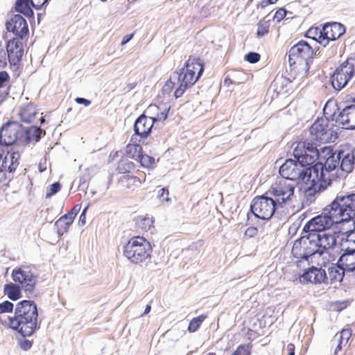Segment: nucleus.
<instances>
[{"instance_id":"obj_7","label":"nucleus","mask_w":355,"mask_h":355,"mask_svg":"<svg viewBox=\"0 0 355 355\" xmlns=\"http://www.w3.org/2000/svg\"><path fill=\"white\" fill-rule=\"evenodd\" d=\"M152 247L143 236L130 239L123 247V255L131 262L138 264L150 258Z\"/></svg>"},{"instance_id":"obj_26","label":"nucleus","mask_w":355,"mask_h":355,"mask_svg":"<svg viewBox=\"0 0 355 355\" xmlns=\"http://www.w3.org/2000/svg\"><path fill=\"white\" fill-rule=\"evenodd\" d=\"M10 166V157L5 156L0 166V183L3 182L6 180L10 181L14 178V173L16 171L18 166H15L14 170H12V171H9Z\"/></svg>"},{"instance_id":"obj_20","label":"nucleus","mask_w":355,"mask_h":355,"mask_svg":"<svg viewBox=\"0 0 355 355\" xmlns=\"http://www.w3.org/2000/svg\"><path fill=\"white\" fill-rule=\"evenodd\" d=\"M328 277L326 272L322 268L311 266L304 270L300 277V281L302 284L312 283L315 284L327 283Z\"/></svg>"},{"instance_id":"obj_50","label":"nucleus","mask_w":355,"mask_h":355,"mask_svg":"<svg viewBox=\"0 0 355 355\" xmlns=\"http://www.w3.org/2000/svg\"><path fill=\"white\" fill-rule=\"evenodd\" d=\"M258 233V229L256 227H249L245 232V236L248 238L255 236Z\"/></svg>"},{"instance_id":"obj_32","label":"nucleus","mask_w":355,"mask_h":355,"mask_svg":"<svg viewBox=\"0 0 355 355\" xmlns=\"http://www.w3.org/2000/svg\"><path fill=\"white\" fill-rule=\"evenodd\" d=\"M125 152L129 157L137 161L143 149L138 144H128L125 147Z\"/></svg>"},{"instance_id":"obj_18","label":"nucleus","mask_w":355,"mask_h":355,"mask_svg":"<svg viewBox=\"0 0 355 355\" xmlns=\"http://www.w3.org/2000/svg\"><path fill=\"white\" fill-rule=\"evenodd\" d=\"M49 0H16L12 9L31 20L35 17L32 8L40 10L43 6L49 3Z\"/></svg>"},{"instance_id":"obj_39","label":"nucleus","mask_w":355,"mask_h":355,"mask_svg":"<svg viewBox=\"0 0 355 355\" xmlns=\"http://www.w3.org/2000/svg\"><path fill=\"white\" fill-rule=\"evenodd\" d=\"M252 345L251 343L241 344L231 355H250Z\"/></svg>"},{"instance_id":"obj_15","label":"nucleus","mask_w":355,"mask_h":355,"mask_svg":"<svg viewBox=\"0 0 355 355\" xmlns=\"http://www.w3.org/2000/svg\"><path fill=\"white\" fill-rule=\"evenodd\" d=\"M344 61L334 71L330 77L333 88L337 91L342 90L354 77L353 66Z\"/></svg>"},{"instance_id":"obj_16","label":"nucleus","mask_w":355,"mask_h":355,"mask_svg":"<svg viewBox=\"0 0 355 355\" xmlns=\"http://www.w3.org/2000/svg\"><path fill=\"white\" fill-rule=\"evenodd\" d=\"M311 175V177L309 180L304 178V180L302 181L306 185L310 184V185L304 189V194L308 200L312 202L314 200L313 198L317 193L323 191L331 184L332 180H324L319 178V176L315 178L313 173Z\"/></svg>"},{"instance_id":"obj_52","label":"nucleus","mask_w":355,"mask_h":355,"mask_svg":"<svg viewBox=\"0 0 355 355\" xmlns=\"http://www.w3.org/2000/svg\"><path fill=\"white\" fill-rule=\"evenodd\" d=\"M130 179L134 184L138 183L141 184L146 180V174L144 173L141 174L139 173V176H131Z\"/></svg>"},{"instance_id":"obj_45","label":"nucleus","mask_w":355,"mask_h":355,"mask_svg":"<svg viewBox=\"0 0 355 355\" xmlns=\"http://www.w3.org/2000/svg\"><path fill=\"white\" fill-rule=\"evenodd\" d=\"M173 78L175 79L174 78V74L173 76H171V78L165 83L164 85L163 86L162 92L164 94H170L174 88L175 82L173 81Z\"/></svg>"},{"instance_id":"obj_48","label":"nucleus","mask_w":355,"mask_h":355,"mask_svg":"<svg viewBox=\"0 0 355 355\" xmlns=\"http://www.w3.org/2000/svg\"><path fill=\"white\" fill-rule=\"evenodd\" d=\"M351 336H352V329H343L340 334L339 340H341L343 342V340H345V342L347 343Z\"/></svg>"},{"instance_id":"obj_10","label":"nucleus","mask_w":355,"mask_h":355,"mask_svg":"<svg viewBox=\"0 0 355 355\" xmlns=\"http://www.w3.org/2000/svg\"><path fill=\"white\" fill-rule=\"evenodd\" d=\"M318 50V46L312 47L308 42L301 40L294 44L286 53L288 58V63L292 67L297 61H304L306 71H308L313 63V58L316 55Z\"/></svg>"},{"instance_id":"obj_47","label":"nucleus","mask_w":355,"mask_h":355,"mask_svg":"<svg viewBox=\"0 0 355 355\" xmlns=\"http://www.w3.org/2000/svg\"><path fill=\"white\" fill-rule=\"evenodd\" d=\"M158 197L160 200L165 202H168L171 200L170 198L168 197V190L166 187H163L159 191Z\"/></svg>"},{"instance_id":"obj_59","label":"nucleus","mask_w":355,"mask_h":355,"mask_svg":"<svg viewBox=\"0 0 355 355\" xmlns=\"http://www.w3.org/2000/svg\"><path fill=\"white\" fill-rule=\"evenodd\" d=\"M345 61L349 63V66H353V72L355 73V57H349Z\"/></svg>"},{"instance_id":"obj_9","label":"nucleus","mask_w":355,"mask_h":355,"mask_svg":"<svg viewBox=\"0 0 355 355\" xmlns=\"http://www.w3.org/2000/svg\"><path fill=\"white\" fill-rule=\"evenodd\" d=\"M323 114L327 121H335L336 125H341L343 129H355V113H352V111L344 112V107L340 110L335 102L329 101L325 104Z\"/></svg>"},{"instance_id":"obj_55","label":"nucleus","mask_w":355,"mask_h":355,"mask_svg":"<svg viewBox=\"0 0 355 355\" xmlns=\"http://www.w3.org/2000/svg\"><path fill=\"white\" fill-rule=\"evenodd\" d=\"M352 102L354 103L347 105L344 107V112L352 111V113H355V98H353Z\"/></svg>"},{"instance_id":"obj_2","label":"nucleus","mask_w":355,"mask_h":355,"mask_svg":"<svg viewBox=\"0 0 355 355\" xmlns=\"http://www.w3.org/2000/svg\"><path fill=\"white\" fill-rule=\"evenodd\" d=\"M44 130L37 125L24 127L17 121L9 120L0 128V146L6 148L5 156L9 157L10 166L9 171L19 166L21 153L31 144H35L44 137Z\"/></svg>"},{"instance_id":"obj_51","label":"nucleus","mask_w":355,"mask_h":355,"mask_svg":"<svg viewBox=\"0 0 355 355\" xmlns=\"http://www.w3.org/2000/svg\"><path fill=\"white\" fill-rule=\"evenodd\" d=\"M80 209H81V205L79 204H77V205H74L73 207L71 209V211L67 214H68L69 216L71 217V218L74 220L76 215L80 211Z\"/></svg>"},{"instance_id":"obj_13","label":"nucleus","mask_w":355,"mask_h":355,"mask_svg":"<svg viewBox=\"0 0 355 355\" xmlns=\"http://www.w3.org/2000/svg\"><path fill=\"white\" fill-rule=\"evenodd\" d=\"M11 277L16 284L23 288L27 295L33 293L37 284V275L35 273L31 266L23 265L14 268Z\"/></svg>"},{"instance_id":"obj_43","label":"nucleus","mask_w":355,"mask_h":355,"mask_svg":"<svg viewBox=\"0 0 355 355\" xmlns=\"http://www.w3.org/2000/svg\"><path fill=\"white\" fill-rule=\"evenodd\" d=\"M261 55L259 53L254 51L248 52L245 55V60L251 64H254L260 60Z\"/></svg>"},{"instance_id":"obj_31","label":"nucleus","mask_w":355,"mask_h":355,"mask_svg":"<svg viewBox=\"0 0 355 355\" xmlns=\"http://www.w3.org/2000/svg\"><path fill=\"white\" fill-rule=\"evenodd\" d=\"M148 109V110H153L155 111L159 112L157 113L156 116H150L152 119V121H153L154 124L157 121H164L167 119L170 110V107H165L164 108L162 109L160 106L150 105Z\"/></svg>"},{"instance_id":"obj_14","label":"nucleus","mask_w":355,"mask_h":355,"mask_svg":"<svg viewBox=\"0 0 355 355\" xmlns=\"http://www.w3.org/2000/svg\"><path fill=\"white\" fill-rule=\"evenodd\" d=\"M313 141L306 139L298 144L293 150L294 158L301 164L305 163L311 166L315 162V159H318V155H320V152L317 148V144Z\"/></svg>"},{"instance_id":"obj_34","label":"nucleus","mask_w":355,"mask_h":355,"mask_svg":"<svg viewBox=\"0 0 355 355\" xmlns=\"http://www.w3.org/2000/svg\"><path fill=\"white\" fill-rule=\"evenodd\" d=\"M206 318L207 316L203 314L193 318L189 323L187 331L189 333L196 332L200 328Z\"/></svg>"},{"instance_id":"obj_40","label":"nucleus","mask_w":355,"mask_h":355,"mask_svg":"<svg viewBox=\"0 0 355 355\" xmlns=\"http://www.w3.org/2000/svg\"><path fill=\"white\" fill-rule=\"evenodd\" d=\"M270 24L268 21H261L257 24V35L258 37H263L269 32Z\"/></svg>"},{"instance_id":"obj_23","label":"nucleus","mask_w":355,"mask_h":355,"mask_svg":"<svg viewBox=\"0 0 355 355\" xmlns=\"http://www.w3.org/2000/svg\"><path fill=\"white\" fill-rule=\"evenodd\" d=\"M324 120L321 119L317 121L310 127L309 131L312 140L320 143L329 142L330 137L329 136V130L327 125H324Z\"/></svg>"},{"instance_id":"obj_35","label":"nucleus","mask_w":355,"mask_h":355,"mask_svg":"<svg viewBox=\"0 0 355 355\" xmlns=\"http://www.w3.org/2000/svg\"><path fill=\"white\" fill-rule=\"evenodd\" d=\"M137 162L139 163L141 166L143 167L147 168H155V158L152 156L144 153V152H142V153L140 154V157H139Z\"/></svg>"},{"instance_id":"obj_36","label":"nucleus","mask_w":355,"mask_h":355,"mask_svg":"<svg viewBox=\"0 0 355 355\" xmlns=\"http://www.w3.org/2000/svg\"><path fill=\"white\" fill-rule=\"evenodd\" d=\"M153 221L149 217H138L136 221V225L138 228L144 231H148L153 225Z\"/></svg>"},{"instance_id":"obj_46","label":"nucleus","mask_w":355,"mask_h":355,"mask_svg":"<svg viewBox=\"0 0 355 355\" xmlns=\"http://www.w3.org/2000/svg\"><path fill=\"white\" fill-rule=\"evenodd\" d=\"M287 13L288 11L284 8H280L275 12L274 19L279 22L286 17Z\"/></svg>"},{"instance_id":"obj_62","label":"nucleus","mask_w":355,"mask_h":355,"mask_svg":"<svg viewBox=\"0 0 355 355\" xmlns=\"http://www.w3.org/2000/svg\"><path fill=\"white\" fill-rule=\"evenodd\" d=\"M87 177L85 175H83L82 177L80 178V180H79V187H83V189L84 188V185L86 184L87 182Z\"/></svg>"},{"instance_id":"obj_12","label":"nucleus","mask_w":355,"mask_h":355,"mask_svg":"<svg viewBox=\"0 0 355 355\" xmlns=\"http://www.w3.org/2000/svg\"><path fill=\"white\" fill-rule=\"evenodd\" d=\"M280 208L273 198L266 195L256 196L250 203V211L257 218L263 220H270L275 211Z\"/></svg>"},{"instance_id":"obj_64","label":"nucleus","mask_w":355,"mask_h":355,"mask_svg":"<svg viewBox=\"0 0 355 355\" xmlns=\"http://www.w3.org/2000/svg\"><path fill=\"white\" fill-rule=\"evenodd\" d=\"M150 310H151V306L150 304H147L145 307L144 311L143 312L142 314H141L140 316L143 317V316L147 315L148 313H150Z\"/></svg>"},{"instance_id":"obj_53","label":"nucleus","mask_w":355,"mask_h":355,"mask_svg":"<svg viewBox=\"0 0 355 355\" xmlns=\"http://www.w3.org/2000/svg\"><path fill=\"white\" fill-rule=\"evenodd\" d=\"M75 101L76 103H78L79 105H84L86 107L90 105L92 103L90 100L83 98V97H76L75 98Z\"/></svg>"},{"instance_id":"obj_63","label":"nucleus","mask_w":355,"mask_h":355,"mask_svg":"<svg viewBox=\"0 0 355 355\" xmlns=\"http://www.w3.org/2000/svg\"><path fill=\"white\" fill-rule=\"evenodd\" d=\"M288 355H295V347L292 344L288 345Z\"/></svg>"},{"instance_id":"obj_49","label":"nucleus","mask_w":355,"mask_h":355,"mask_svg":"<svg viewBox=\"0 0 355 355\" xmlns=\"http://www.w3.org/2000/svg\"><path fill=\"white\" fill-rule=\"evenodd\" d=\"M10 80V76L6 71H0V88L4 87L6 83H8Z\"/></svg>"},{"instance_id":"obj_27","label":"nucleus","mask_w":355,"mask_h":355,"mask_svg":"<svg viewBox=\"0 0 355 355\" xmlns=\"http://www.w3.org/2000/svg\"><path fill=\"white\" fill-rule=\"evenodd\" d=\"M37 114V110L34 105L31 103H28L26 107H22L19 112L21 121L26 123H33Z\"/></svg>"},{"instance_id":"obj_60","label":"nucleus","mask_w":355,"mask_h":355,"mask_svg":"<svg viewBox=\"0 0 355 355\" xmlns=\"http://www.w3.org/2000/svg\"><path fill=\"white\" fill-rule=\"evenodd\" d=\"M85 223H86V215L80 214V216L79 220H78V225L82 227V226L85 225Z\"/></svg>"},{"instance_id":"obj_28","label":"nucleus","mask_w":355,"mask_h":355,"mask_svg":"<svg viewBox=\"0 0 355 355\" xmlns=\"http://www.w3.org/2000/svg\"><path fill=\"white\" fill-rule=\"evenodd\" d=\"M304 36L306 38L311 39L322 46H327V40H324L323 35V26L322 28L319 27H311L306 33Z\"/></svg>"},{"instance_id":"obj_42","label":"nucleus","mask_w":355,"mask_h":355,"mask_svg":"<svg viewBox=\"0 0 355 355\" xmlns=\"http://www.w3.org/2000/svg\"><path fill=\"white\" fill-rule=\"evenodd\" d=\"M14 309V304L12 302L5 300L0 303V313H12Z\"/></svg>"},{"instance_id":"obj_33","label":"nucleus","mask_w":355,"mask_h":355,"mask_svg":"<svg viewBox=\"0 0 355 355\" xmlns=\"http://www.w3.org/2000/svg\"><path fill=\"white\" fill-rule=\"evenodd\" d=\"M135 164L128 159H121L118 163L117 171L119 173H130L135 169Z\"/></svg>"},{"instance_id":"obj_11","label":"nucleus","mask_w":355,"mask_h":355,"mask_svg":"<svg viewBox=\"0 0 355 355\" xmlns=\"http://www.w3.org/2000/svg\"><path fill=\"white\" fill-rule=\"evenodd\" d=\"M311 166L304 163H299L296 159H287L280 166L279 173L280 178L289 179L290 181L296 182L297 180H309L311 177Z\"/></svg>"},{"instance_id":"obj_4","label":"nucleus","mask_w":355,"mask_h":355,"mask_svg":"<svg viewBox=\"0 0 355 355\" xmlns=\"http://www.w3.org/2000/svg\"><path fill=\"white\" fill-rule=\"evenodd\" d=\"M38 315L35 302L23 300L16 304L14 316L8 317V327L22 337H30L40 328Z\"/></svg>"},{"instance_id":"obj_30","label":"nucleus","mask_w":355,"mask_h":355,"mask_svg":"<svg viewBox=\"0 0 355 355\" xmlns=\"http://www.w3.org/2000/svg\"><path fill=\"white\" fill-rule=\"evenodd\" d=\"M342 250H343V252L338 259V265L343 267L345 265L347 266L349 264V266L352 267V265L354 264V262H352V263H349L348 262L351 261L349 258L355 256V246L352 248L348 247L345 249H343Z\"/></svg>"},{"instance_id":"obj_17","label":"nucleus","mask_w":355,"mask_h":355,"mask_svg":"<svg viewBox=\"0 0 355 355\" xmlns=\"http://www.w3.org/2000/svg\"><path fill=\"white\" fill-rule=\"evenodd\" d=\"M21 15H12L5 25L8 32L15 35L14 38L23 40L29 34V29L26 20Z\"/></svg>"},{"instance_id":"obj_1","label":"nucleus","mask_w":355,"mask_h":355,"mask_svg":"<svg viewBox=\"0 0 355 355\" xmlns=\"http://www.w3.org/2000/svg\"><path fill=\"white\" fill-rule=\"evenodd\" d=\"M355 193L338 195L331 203L318 215L306 223L302 235L320 234L331 227L334 223H351L352 229L347 230V237L355 231Z\"/></svg>"},{"instance_id":"obj_41","label":"nucleus","mask_w":355,"mask_h":355,"mask_svg":"<svg viewBox=\"0 0 355 355\" xmlns=\"http://www.w3.org/2000/svg\"><path fill=\"white\" fill-rule=\"evenodd\" d=\"M61 187V184L59 182L51 184L46 193V198H49L56 194L60 191Z\"/></svg>"},{"instance_id":"obj_57","label":"nucleus","mask_w":355,"mask_h":355,"mask_svg":"<svg viewBox=\"0 0 355 355\" xmlns=\"http://www.w3.org/2000/svg\"><path fill=\"white\" fill-rule=\"evenodd\" d=\"M60 220H62L63 222H69V224L72 225L73 222V219L71 218L70 216H68L67 214H64L60 218Z\"/></svg>"},{"instance_id":"obj_56","label":"nucleus","mask_w":355,"mask_h":355,"mask_svg":"<svg viewBox=\"0 0 355 355\" xmlns=\"http://www.w3.org/2000/svg\"><path fill=\"white\" fill-rule=\"evenodd\" d=\"M133 35L134 34L133 33H130V34H127L125 35L123 38H122V40L121 42V46H124L128 42H129L131 39L133 37Z\"/></svg>"},{"instance_id":"obj_19","label":"nucleus","mask_w":355,"mask_h":355,"mask_svg":"<svg viewBox=\"0 0 355 355\" xmlns=\"http://www.w3.org/2000/svg\"><path fill=\"white\" fill-rule=\"evenodd\" d=\"M22 40L12 38L6 42V52L10 68L16 69L21 60L24 55V47Z\"/></svg>"},{"instance_id":"obj_8","label":"nucleus","mask_w":355,"mask_h":355,"mask_svg":"<svg viewBox=\"0 0 355 355\" xmlns=\"http://www.w3.org/2000/svg\"><path fill=\"white\" fill-rule=\"evenodd\" d=\"M296 184L297 182H291L289 179L277 178L266 191V195L272 197L277 205L283 208L292 201Z\"/></svg>"},{"instance_id":"obj_54","label":"nucleus","mask_w":355,"mask_h":355,"mask_svg":"<svg viewBox=\"0 0 355 355\" xmlns=\"http://www.w3.org/2000/svg\"><path fill=\"white\" fill-rule=\"evenodd\" d=\"M10 92V87L5 91L0 92V105H1L8 98Z\"/></svg>"},{"instance_id":"obj_61","label":"nucleus","mask_w":355,"mask_h":355,"mask_svg":"<svg viewBox=\"0 0 355 355\" xmlns=\"http://www.w3.org/2000/svg\"><path fill=\"white\" fill-rule=\"evenodd\" d=\"M5 148H6L5 146H0V162H3V159L6 154V150Z\"/></svg>"},{"instance_id":"obj_37","label":"nucleus","mask_w":355,"mask_h":355,"mask_svg":"<svg viewBox=\"0 0 355 355\" xmlns=\"http://www.w3.org/2000/svg\"><path fill=\"white\" fill-rule=\"evenodd\" d=\"M71 225L69 222H63L58 219L54 224V227L56 229L58 237L60 238L64 234L67 233Z\"/></svg>"},{"instance_id":"obj_44","label":"nucleus","mask_w":355,"mask_h":355,"mask_svg":"<svg viewBox=\"0 0 355 355\" xmlns=\"http://www.w3.org/2000/svg\"><path fill=\"white\" fill-rule=\"evenodd\" d=\"M23 338L22 339H18V345L21 349L28 351L32 347L33 341L26 339V337Z\"/></svg>"},{"instance_id":"obj_22","label":"nucleus","mask_w":355,"mask_h":355,"mask_svg":"<svg viewBox=\"0 0 355 355\" xmlns=\"http://www.w3.org/2000/svg\"><path fill=\"white\" fill-rule=\"evenodd\" d=\"M346 31L345 27L339 22H327L323 24V35L327 46L330 41H335Z\"/></svg>"},{"instance_id":"obj_5","label":"nucleus","mask_w":355,"mask_h":355,"mask_svg":"<svg viewBox=\"0 0 355 355\" xmlns=\"http://www.w3.org/2000/svg\"><path fill=\"white\" fill-rule=\"evenodd\" d=\"M203 72L202 61L199 58L190 56L180 71L174 72V78H177L179 84L173 94L175 98L181 97L188 88L191 87L196 83Z\"/></svg>"},{"instance_id":"obj_29","label":"nucleus","mask_w":355,"mask_h":355,"mask_svg":"<svg viewBox=\"0 0 355 355\" xmlns=\"http://www.w3.org/2000/svg\"><path fill=\"white\" fill-rule=\"evenodd\" d=\"M349 266V264L347 266L341 267L338 265V262L336 265H334L328 268V273L329 276V279L331 281V284L334 282L338 281L341 282L344 278V272L347 271L346 268Z\"/></svg>"},{"instance_id":"obj_25","label":"nucleus","mask_w":355,"mask_h":355,"mask_svg":"<svg viewBox=\"0 0 355 355\" xmlns=\"http://www.w3.org/2000/svg\"><path fill=\"white\" fill-rule=\"evenodd\" d=\"M340 160L338 164L340 171L349 173L352 171L354 166V156L351 153L344 154L343 151H339Z\"/></svg>"},{"instance_id":"obj_58","label":"nucleus","mask_w":355,"mask_h":355,"mask_svg":"<svg viewBox=\"0 0 355 355\" xmlns=\"http://www.w3.org/2000/svg\"><path fill=\"white\" fill-rule=\"evenodd\" d=\"M7 65L6 53L0 54V68H4Z\"/></svg>"},{"instance_id":"obj_38","label":"nucleus","mask_w":355,"mask_h":355,"mask_svg":"<svg viewBox=\"0 0 355 355\" xmlns=\"http://www.w3.org/2000/svg\"><path fill=\"white\" fill-rule=\"evenodd\" d=\"M351 223H334V225H339L338 227L340 230L337 232H340V235H343V236L340 238V241L342 242L343 241H349V237L353 234L352 233L349 236L347 237V234L345 232L347 230H350V229H352V226L350 225Z\"/></svg>"},{"instance_id":"obj_24","label":"nucleus","mask_w":355,"mask_h":355,"mask_svg":"<svg viewBox=\"0 0 355 355\" xmlns=\"http://www.w3.org/2000/svg\"><path fill=\"white\" fill-rule=\"evenodd\" d=\"M23 288L18 284L9 282L3 286V294L12 301H17L22 297Z\"/></svg>"},{"instance_id":"obj_3","label":"nucleus","mask_w":355,"mask_h":355,"mask_svg":"<svg viewBox=\"0 0 355 355\" xmlns=\"http://www.w3.org/2000/svg\"><path fill=\"white\" fill-rule=\"evenodd\" d=\"M340 233L334 231L333 234L323 232L320 234L302 235L294 242L291 250L293 257L297 259V265L302 261H309V259L315 254L322 256L328 249L334 248Z\"/></svg>"},{"instance_id":"obj_6","label":"nucleus","mask_w":355,"mask_h":355,"mask_svg":"<svg viewBox=\"0 0 355 355\" xmlns=\"http://www.w3.org/2000/svg\"><path fill=\"white\" fill-rule=\"evenodd\" d=\"M339 151L336 153L331 148L324 147L321 148L320 155H318V159L311 165V172L316 178L331 180L329 173L335 170L340 160Z\"/></svg>"},{"instance_id":"obj_21","label":"nucleus","mask_w":355,"mask_h":355,"mask_svg":"<svg viewBox=\"0 0 355 355\" xmlns=\"http://www.w3.org/2000/svg\"><path fill=\"white\" fill-rule=\"evenodd\" d=\"M153 125V121L150 116L144 113L140 114L134 123L135 135H139L140 139H146L150 135Z\"/></svg>"}]
</instances>
